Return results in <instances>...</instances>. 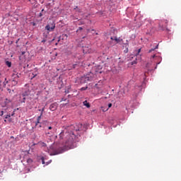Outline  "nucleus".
Masks as SVG:
<instances>
[{"instance_id":"obj_28","label":"nucleus","mask_w":181,"mask_h":181,"mask_svg":"<svg viewBox=\"0 0 181 181\" xmlns=\"http://www.w3.org/2000/svg\"><path fill=\"white\" fill-rule=\"evenodd\" d=\"M11 102V100H8V99H6V103H10Z\"/></svg>"},{"instance_id":"obj_25","label":"nucleus","mask_w":181,"mask_h":181,"mask_svg":"<svg viewBox=\"0 0 181 181\" xmlns=\"http://www.w3.org/2000/svg\"><path fill=\"white\" fill-rule=\"evenodd\" d=\"M82 29H83L82 27H79L78 29V30H77V32H78V30H81Z\"/></svg>"},{"instance_id":"obj_11","label":"nucleus","mask_w":181,"mask_h":181,"mask_svg":"<svg viewBox=\"0 0 181 181\" xmlns=\"http://www.w3.org/2000/svg\"><path fill=\"white\" fill-rule=\"evenodd\" d=\"M83 105H85V107H86L87 108H90V103L88 102H87V100L83 101Z\"/></svg>"},{"instance_id":"obj_36","label":"nucleus","mask_w":181,"mask_h":181,"mask_svg":"<svg viewBox=\"0 0 181 181\" xmlns=\"http://www.w3.org/2000/svg\"><path fill=\"white\" fill-rule=\"evenodd\" d=\"M52 129V127H48V129Z\"/></svg>"},{"instance_id":"obj_33","label":"nucleus","mask_w":181,"mask_h":181,"mask_svg":"<svg viewBox=\"0 0 181 181\" xmlns=\"http://www.w3.org/2000/svg\"><path fill=\"white\" fill-rule=\"evenodd\" d=\"M13 115H15V112H13V114L11 115L12 117H13Z\"/></svg>"},{"instance_id":"obj_38","label":"nucleus","mask_w":181,"mask_h":181,"mask_svg":"<svg viewBox=\"0 0 181 181\" xmlns=\"http://www.w3.org/2000/svg\"><path fill=\"white\" fill-rule=\"evenodd\" d=\"M155 54L154 55H153L151 57H152V59H153V58H155Z\"/></svg>"},{"instance_id":"obj_18","label":"nucleus","mask_w":181,"mask_h":181,"mask_svg":"<svg viewBox=\"0 0 181 181\" xmlns=\"http://www.w3.org/2000/svg\"><path fill=\"white\" fill-rule=\"evenodd\" d=\"M32 162H33V160H32L31 158H28V159L27 160V163H32Z\"/></svg>"},{"instance_id":"obj_12","label":"nucleus","mask_w":181,"mask_h":181,"mask_svg":"<svg viewBox=\"0 0 181 181\" xmlns=\"http://www.w3.org/2000/svg\"><path fill=\"white\" fill-rule=\"evenodd\" d=\"M21 98V99H20L21 103H25L26 98H28V97L24 96V97H21V98Z\"/></svg>"},{"instance_id":"obj_42","label":"nucleus","mask_w":181,"mask_h":181,"mask_svg":"<svg viewBox=\"0 0 181 181\" xmlns=\"http://www.w3.org/2000/svg\"><path fill=\"white\" fill-rule=\"evenodd\" d=\"M28 1H29V2H30V1H31V0H28Z\"/></svg>"},{"instance_id":"obj_30","label":"nucleus","mask_w":181,"mask_h":181,"mask_svg":"<svg viewBox=\"0 0 181 181\" xmlns=\"http://www.w3.org/2000/svg\"><path fill=\"white\" fill-rule=\"evenodd\" d=\"M1 116H2V115H4V111H1V115H0Z\"/></svg>"},{"instance_id":"obj_41","label":"nucleus","mask_w":181,"mask_h":181,"mask_svg":"<svg viewBox=\"0 0 181 181\" xmlns=\"http://www.w3.org/2000/svg\"><path fill=\"white\" fill-rule=\"evenodd\" d=\"M4 122H6V119L4 120Z\"/></svg>"},{"instance_id":"obj_21","label":"nucleus","mask_w":181,"mask_h":181,"mask_svg":"<svg viewBox=\"0 0 181 181\" xmlns=\"http://www.w3.org/2000/svg\"><path fill=\"white\" fill-rule=\"evenodd\" d=\"M138 63L136 61L132 62V65L134 66V64H136Z\"/></svg>"},{"instance_id":"obj_32","label":"nucleus","mask_w":181,"mask_h":181,"mask_svg":"<svg viewBox=\"0 0 181 181\" xmlns=\"http://www.w3.org/2000/svg\"><path fill=\"white\" fill-rule=\"evenodd\" d=\"M75 131H76V132L77 131H81V129H80V128H78V129H76Z\"/></svg>"},{"instance_id":"obj_29","label":"nucleus","mask_w":181,"mask_h":181,"mask_svg":"<svg viewBox=\"0 0 181 181\" xmlns=\"http://www.w3.org/2000/svg\"><path fill=\"white\" fill-rule=\"evenodd\" d=\"M39 16L42 17V16H43V14L42 13H40Z\"/></svg>"},{"instance_id":"obj_13","label":"nucleus","mask_w":181,"mask_h":181,"mask_svg":"<svg viewBox=\"0 0 181 181\" xmlns=\"http://www.w3.org/2000/svg\"><path fill=\"white\" fill-rule=\"evenodd\" d=\"M159 47V45H157L155 48H152L148 51V53H151V52H153V50H156V49H158Z\"/></svg>"},{"instance_id":"obj_6","label":"nucleus","mask_w":181,"mask_h":181,"mask_svg":"<svg viewBox=\"0 0 181 181\" xmlns=\"http://www.w3.org/2000/svg\"><path fill=\"white\" fill-rule=\"evenodd\" d=\"M29 95H30V91H29V90H27L25 92H23V93L20 96V98H22V97H29Z\"/></svg>"},{"instance_id":"obj_23","label":"nucleus","mask_w":181,"mask_h":181,"mask_svg":"<svg viewBox=\"0 0 181 181\" xmlns=\"http://www.w3.org/2000/svg\"><path fill=\"white\" fill-rule=\"evenodd\" d=\"M41 146H46V144L45 143H40Z\"/></svg>"},{"instance_id":"obj_26","label":"nucleus","mask_w":181,"mask_h":181,"mask_svg":"<svg viewBox=\"0 0 181 181\" xmlns=\"http://www.w3.org/2000/svg\"><path fill=\"white\" fill-rule=\"evenodd\" d=\"M110 39H111V40H115V37H111Z\"/></svg>"},{"instance_id":"obj_22","label":"nucleus","mask_w":181,"mask_h":181,"mask_svg":"<svg viewBox=\"0 0 181 181\" xmlns=\"http://www.w3.org/2000/svg\"><path fill=\"white\" fill-rule=\"evenodd\" d=\"M111 107H112V103H109L108 104V108H111Z\"/></svg>"},{"instance_id":"obj_44","label":"nucleus","mask_w":181,"mask_h":181,"mask_svg":"<svg viewBox=\"0 0 181 181\" xmlns=\"http://www.w3.org/2000/svg\"><path fill=\"white\" fill-rule=\"evenodd\" d=\"M79 127H81V124H79Z\"/></svg>"},{"instance_id":"obj_15","label":"nucleus","mask_w":181,"mask_h":181,"mask_svg":"<svg viewBox=\"0 0 181 181\" xmlns=\"http://www.w3.org/2000/svg\"><path fill=\"white\" fill-rule=\"evenodd\" d=\"M6 64L8 66V67H11L12 66V63H11L9 61H6Z\"/></svg>"},{"instance_id":"obj_27","label":"nucleus","mask_w":181,"mask_h":181,"mask_svg":"<svg viewBox=\"0 0 181 181\" xmlns=\"http://www.w3.org/2000/svg\"><path fill=\"white\" fill-rule=\"evenodd\" d=\"M40 111L43 113V111H45V107H43L42 110H40Z\"/></svg>"},{"instance_id":"obj_4","label":"nucleus","mask_w":181,"mask_h":181,"mask_svg":"<svg viewBox=\"0 0 181 181\" xmlns=\"http://www.w3.org/2000/svg\"><path fill=\"white\" fill-rule=\"evenodd\" d=\"M141 49H139L138 50L134 52V56L136 57V60H141V54H139V53H141Z\"/></svg>"},{"instance_id":"obj_14","label":"nucleus","mask_w":181,"mask_h":181,"mask_svg":"<svg viewBox=\"0 0 181 181\" xmlns=\"http://www.w3.org/2000/svg\"><path fill=\"white\" fill-rule=\"evenodd\" d=\"M115 40L116 41V43H119V42H122V40L115 37Z\"/></svg>"},{"instance_id":"obj_17","label":"nucleus","mask_w":181,"mask_h":181,"mask_svg":"<svg viewBox=\"0 0 181 181\" xmlns=\"http://www.w3.org/2000/svg\"><path fill=\"white\" fill-rule=\"evenodd\" d=\"M87 88H88V87H87V86L82 87V88H81V91H85V90H87Z\"/></svg>"},{"instance_id":"obj_24","label":"nucleus","mask_w":181,"mask_h":181,"mask_svg":"<svg viewBox=\"0 0 181 181\" xmlns=\"http://www.w3.org/2000/svg\"><path fill=\"white\" fill-rule=\"evenodd\" d=\"M9 16H11L9 13L6 14V18H9Z\"/></svg>"},{"instance_id":"obj_40","label":"nucleus","mask_w":181,"mask_h":181,"mask_svg":"<svg viewBox=\"0 0 181 181\" xmlns=\"http://www.w3.org/2000/svg\"><path fill=\"white\" fill-rule=\"evenodd\" d=\"M58 42H60V39L58 40Z\"/></svg>"},{"instance_id":"obj_16","label":"nucleus","mask_w":181,"mask_h":181,"mask_svg":"<svg viewBox=\"0 0 181 181\" xmlns=\"http://www.w3.org/2000/svg\"><path fill=\"white\" fill-rule=\"evenodd\" d=\"M78 8V6H76V8H74V9H77L76 12H78L79 13H81V9Z\"/></svg>"},{"instance_id":"obj_35","label":"nucleus","mask_w":181,"mask_h":181,"mask_svg":"<svg viewBox=\"0 0 181 181\" xmlns=\"http://www.w3.org/2000/svg\"><path fill=\"white\" fill-rule=\"evenodd\" d=\"M7 90H8V91L9 93H11V89L7 88Z\"/></svg>"},{"instance_id":"obj_43","label":"nucleus","mask_w":181,"mask_h":181,"mask_svg":"<svg viewBox=\"0 0 181 181\" xmlns=\"http://www.w3.org/2000/svg\"><path fill=\"white\" fill-rule=\"evenodd\" d=\"M44 9L42 10V12H43Z\"/></svg>"},{"instance_id":"obj_7","label":"nucleus","mask_w":181,"mask_h":181,"mask_svg":"<svg viewBox=\"0 0 181 181\" xmlns=\"http://www.w3.org/2000/svg\"><path fill=\"white\" fill-rule=\"evenodd\" d=\"M19 76H21V74H18V73H16V72L13 73L12 74L13 80H16L17 78H19Z\"/></svg>"},{"instance_id":"obj_9","label":"nucleus","mask_w":181,"mask_h":181,"mask_svg":"<svg viewBox=\"0 0 181 181\" xmlns=\"http://www.w3.org/2000/svg\"><path fill=\"white\" fill-rule=\"evenodd\" d=\"M43 115V113L41 112L40 115L37 117V122L35 123V125L37 126V124H40V119H42V116Z\"/></svg>"},{"instance_id":"obj_37","label":"nucleus","mask_w":181,"mask_h":181,"mask_svg":"<svg viewBox=\"0 0 181 181\" xmlns=\"http://www.w3.org/2000/svg\"><path fill=\"white\" fill-rule=\"evenodd\" d=\"M125 53H128V49L124 50Z\"/></svg>"},{"instance_id":"obj_39","label":"nucleus","mask_w":181,"mask_h":181,"mask_svg":"<svg viewBox=\"0 0 181 181\" xmlns=\"http://www.w3.org/2000/svg\"><path fill=\"white\" fill-rule=\"evenodd\" d=\"M25 52H22V55L23 56V54H25Z\"/></svg>"},{"instance_id":"obj_19","label":"nucleus","mask_w":181,"mask_h":181,"mask_svg":"<svg viewBox=\"0 0 181 181\" xmlns=\"http://www.w3.org/2000/svg\"><path fill=\"white\" fill-rule=\"evenodd\" d=\"M42 165H45V157L41 158Z\"/></svg>"},{"instance_id":"obj_2","label":"nucleus","mask_w":181,"mask_h":181,"mask_svg":"<svg viewBox=\"0 0 181 181\" xmlns=\"http://www.w3.org/2000/svg\"><path fill=\"white\" fill-rule=\"evenodd\" d=\"M56 28V23H54V21L49 22L46 26L45 30H47V32H53Z\"/></svg>"},{"instance_id":"obj_1","label":"nucleus","mask_w":181,"mask_h":181,"mask_svg":"<svg viewBox=\"0 0 181 181\" xmlns=\"http://www.w3.org/2000/svg\"><path fill=\"white\" fill-rule=\"evenodd\" d=\"M66 143L64 147H60L55 150L52 155H59L69 151V149H73L76 148V136L74 132L65 133Z\"/></svg>"},{"instance_id":"obj_3","label":"nucleus","mask_w":181,"mask_h":181,"mask_svg":"<svg viewBox=\"0 0 181 181\" xmlns=\"http://www.w3.org/2000/svg\"><path fill=\"white\" fill-rule=\"evenodd\" d=\"M91 80H93V78L88 75L82 76L81 78V84H84V83H87L88 81H91Z\"/></svg>"},{"instance_id":"obj_10","label":"nucleus","mask_w":181,"mask_h":181,"mask_svg":"<svg viewBox=\"0 0 181 181\" xmlns=\"http://www.w3.org/2000/svg\"><path fill=\"white\" fill-rule=\"evenodd\" d=\"M4 118L8 119V122H12V119L11 118V115H6Z\"/></svg>"},{"instance_id":"obj_34","label":"nucleus","mask_w":181,"mask_h":181,"mask_svg":"<svg viewBox=\"0 0 181 181\" xmlns=\"http://www.w3.org/2000/svg\"><path fill=\"white\" fill-rule=\"evenodd\" d=\"M73 128H74V126L71 125V129H73Z\"/></svg>"},{"instance_id":"obj_8","label":"nucleus","mask_w":181,"mask_h":181,"mask_svg":"<svg viewBox=\"0 0 181 181\" xmlns=\"http://www.w3.org/2000/svg\"><path fill=\"white\" fill-rule=\"evenodd\" d=\"M8 82L11 83V86H16L18 84V80H16V79H13L10 81H6L7 83Z\"/></svg>"},{"instance_id":"obj_5","label":"nucleus","mask_w":181,"mask_h":181,"mask_svg":"<svg viewBox=\"0 0 181 181\" xmlns=\"http://www.w3.org/2000/svg\"><path fill=\"white\" fill-rule=\"evenodd\" d=\"M49 110H50V111H56L57 110V103H54L51 104L49 106Z\"/></svg>"},{"instance_id":"obj_45","label":"nucleus","mask_w":181,"mask_h":181,"mask_svg":"<svg viewBox=\"0 0 181 181\" xmlns=\"http://www.w3.org/2000/svg\"><path fill=\"white\" fill-rule=\"evenodd\" d=\"M36 76V74L35 75H34V77Z\"/></svg>"},{"instance_id":"obj_20","label":"nucleus","mask_w":181,"mask_h":181,"mask_svg":"<svg viewBox=\"0 0 181 181\" xmlns=\"http://www.w3.org/2000/svg\"><path fill=\"white\" fill-rule=\"evenodd\" d=\"M78 25H84V21H79Z\"/></svg>"},{"instance_id":"obj_31","label":"nucleus","mask_w":181,"mask_h":181,"mask_svg":"<svg viewBox=\"0 0 181 181\" xmlns=\"http://www.w3.org/2000/svg\"><path fill=\"white\" fill-rule=\"evenodd\" d=\"M63 36H64V37H67V34H64V35H63Z\"/></svg>"}]
</instances>
